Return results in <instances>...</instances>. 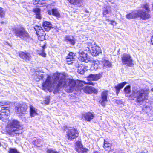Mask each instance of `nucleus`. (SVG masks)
Here are the masks:
<instances>
[{
    "mask_svg": "<svg viewBox=\"0 0 153 153\" xmlns=\"http://www.w3.org/2000/svg\"><path fill=\"white\" fill-rule=\"evenodd\" d=\"M14 35L26 41H29L31 38L29 33L23 27H19L14 29Z\"/></svg>",
    "mask_w": 153,
    "mask_h": 153,
    "instance_id": "nucleus-3",
    "label": "nucleus"
},
{
    "mask_svg": "<svg viewBox=\"0 0 153 153\" xmlns=\"http://www.w3.org/2000/svg\"><path fill=\"white\" fill-rule=\"evenodd\" d=\"M75 149L78 153H87L88 151V149L83 147L81 142L79 141L76 142Z\"/></svg>",
    "mask_w": 153,
    "mask_h": 153,
    "instance_id": "nucleus-8",
    "label": "nucleus"
},
{
    "mask_svg": "<svg viewBox=\"0 0 153 153\" xmlns=\"http://www.w3.org/2000/svg\"><path fill=\"white\" fill-rule=\"evenodd\" d=\"M92 93H94L95 94H97L98 92V90L95 89L94 87H92Z\"/></svg>",
    "mask_w": 153,
    "mask_h": 153,
    "instance_id": "nucleus-44",
    "label": "nucleus"
},
{
    "mask_svg": "<svg viewBox=\"0 0 153 153\" xmlns=\"http://www.w3.org/2000/svg\"><path fill=\"white\" fill-rule=\"evenodd\" d=\"M1 114V111H0V114Z\"/></svg>",
    "mask_w": 153,
    "mask_h": 153,
    "instance_id": "nucleus-53",
    "label": "nucleus"
},
{
    "mask_svg": "<svg viewBox=\"0 0 153 153\" xmlns=\"http://www.w3.org/2000/svg\"><path fill=\"white\" fill-rule=\"evenodd\" d=\"M94 153H100L98 152H95Z\"/></svg>",
    "mask_w": 153,
    "mask_h": 153,
    "instance_id": "nucleus-49",
    "label": "nucleus"
},
{
    "mask_svg": "<svg viewBox=\"0 0 153 153\" xmlns=\"http://www.w3.org/2000/svg\"><path fill=\"white\" fill-rule=\"evenodd\" d=\"M43 27L46 31H49L51 28H53L51 24L48 22L45 21L42 24Z\"/></svg>",
    "mask_w": 153,
    "mask_h": 153,
    "instance_id": "nucleus-18",
    "label": "nucleus"
},
{
    "mask_svg": "<svg viewBox=\"0 0 153 153\" xmlns=\"http://www.w3.org/2000/svg\"><path fill=\"white\" fill-rule=\"evenodd\" d=\"M19 56L26 61H30L31 59V55L27 52H20L19 54Z\"/></svg>",
    "mask_w": 153,
    "mask_h": 153,
    "instance_id": "nucleus-13",
    "label": "nucleus"
},
{
    "mask_svg": "<svg viewBox=\"0 0 153 153\" xmlns=\"http://www.w3.org/2000/svg\"><path fill=\"white\" fill-rule=\"evenodd\" d=\"M8 104V102L5 101H3L0 102V106H3L7 105Z\"/></svg>",
    "mask_w": 153,
    "mask_h": 153,
    "instance_id": "nucleus-43",
    "label": "nucleus"
},
{
    "mask_svg": "<svg viewBox=\"0 0 153 153\" xmlns=\"http://www.w3.org/2000/svg\"><path fill=\"white\" fill-rule=\"evenodd\" d=\"M30 115L32 117L38 114L37 113V110L32 105H30Z\"/></svg>",
    "mask_w": 153,
    "mask_h": 153,
    "instance_id": "nucleus-21",
    "label": "nucleus"
},
{
    "mask_svg": "<svg viewBox=\"0 0 153 153\" xmlns=\"http://www.w3.org/2000/svg\"><path fill=\"white\" fill-rule=\"evenodd\" d=\"M8 152L9 153H19V152L14 148H10Z\"/></svg>",
    "mask_w": 153,
    "mask_h": 153,
    "instance_id": "nucleus-35",
    "label": "nucleus"
},
{
    "mask_svg": "<svg viewBox=\"0 0 153 153\" xmlns=\"http://www.w3.org/2000/svg\"><path fill=\"white\" fill-rule=\"evenodd\" d=\"M45 47V46H43L42 47V49L41 51V53H39V54L43 57L46 56V54L45 52L44 49Z\"/></svg>",
    "mask_w": 153,
    "mask_h": 153,
    "instance_id": "nucleus-34",
    "label": "nucleus"
},
{
    "mask_svg": "<svg viewBox=\"0 0 153 153\" xmlns=\"http://www.w3.org/2000/svg\"><path fill=\"white\" fill-rule=\"evenodd\" d=\"M7 107H2L1 110V114H0V119L2 120V119H7V117L9 115V111L7 109Z\"/></svg>",
    "mask_w": 153,
    "mask_h": 153,
    "instance_id": "nucleus-12",
    "label": "nucleus"
},
{
    "mask_svg": "<svg viewBox=\"0 0 153 153\" xmlns=\"http://www.w3.org/2000/svg\"><path fill=\"white\" fill-rule=\"evenodd\" d=\"M5 16V14L2 8H0V16L1 18L4 17Z\"/></svg>",
    "mask_w": 153,
    "mask_h": 153,
    "instance_id": "nucleus-39",
    "label": "nucleus"
},
{
    "mask_svg": "<svg viewBox=\"0 0 153 153\" xmlns=\"http://www.w3.org/2000/svg\"><path fill=\"white\" fill-rule=\"evenodd\" d=\"M47 152V153H59L51 149H48Z\"/></svg>",
    "mask_w": 153,
    "mask_h": 153,
    "instance_id": "nucleus-41",
    "label": "nucleus"
},
{
    "mask_svg": "<svg viewBox=\"0 0 153 153\" xmlns=\"http://www.w3.org/2000/svg\"><path fill=\"white\" fill-rule=\"evenodd\" d=\"M88 66L83 65L79 66L78 68L77 71L81 74H83L85 71L88 70Z\"/></svg>",
    "mask_w": 153,
    "mask_h": 153,
    "instance_id": "nucleus-20",
    "label": "nucleus"
},
{
    "mask_svg": "<svg viewBox=\"0 0 153 153\" xmlns=\"http://www.w3.org/2000/svg\"><path fill=\"white\" fill-rule=\"evenodd\" d=\"M64 39L66 42L73 45H74L75 43V40L73 36L66 35L65 36Z\"/></svg>",
    "mask_w": 153,
    "mask_h": 153,
    "instance_id": "nucleus-16",
    "label": "nucleus"
},
{
    "mask_svg": "<svg viewBox=\"0 0 153 153\" xmlns=\"http://www.w3.org/2000/svg\"><path fill=\"white\" fill-rule=\"evenodd\" d=\"M102 65H103V68H104L111 67L112 65L111 62L108 61H105L102 63Z\"/></svg>",
    "mask_w": 153,
    "mask_h": 153,
    "instance_id": "nucleus-32",
    "label": "nucleus"
},
{
    "mask_svg": "<svg viewBox=\"0 0 153 153\" xmlns=\"http://www.w3.org/2000/svg\"><path fill=\"white\" fill-rule=\"evenodd\" d=\"M150 10L144 11L142 10H139V17H140L143 20H146L150 17Z\"/></svg>",
    "mask_w": 153,
    "mask_h": 153,
    "instance_id": "nucleus-11",
    "label": "nucleus"
},
{
    "mask_svg": "<svg viewBox=\"0 0 153 153\" xmlns=\"http://www.w3.org/2000/svg\"><path fill=\"white\" fill-rule=\"evenodd\" d=\"M76 57L75 54L70 52L66 57V61L68 64H71L73 63Z\"/></svg>",
    "mask_w": 153,
    "mask_h": 153,
    "instance_id": "nucleus-14",
    "label": "nucleus"
},
{
    "mask_svg": "<svg viewBox=\"0 0 153 153\" xmlns=\"http://www.w3.org/2000/svg\"><path fill=\"white\" fill-rule=\"evenodd\" d=\"M19 153H20L19 152Z\"/></svg>",
    "mask_w": 153,
    "mask_h": 153,
    "instance_id": "nucleus-54",
    "label": "nucleus"
},
{
    "mask_svg": "<svg viewBox=\"0 0 153 153\" xmlns=\"http://www.w3.org/2000/svg\"><path fill=\"white\" fill-rule=\"evenodd\" d=\"M71 4L75 5H78L82 1V0H68Z\"/></svg>",
    "mask_w": 153,
    "mask_h": 153,
    "instance_id": "nucleus-33",
    "label": "nucleus"
},
{
    "mask_svg": "<svg viewBox=\"0 0 153 153\" xmlns=\"http://www.w3.org/2000/svg\"><path fill=\"white\" fill-rule=\"evenodd\" d=\"M126 83V82H124L119 83L117 85L115 86L114 88L116 90V93L117 94L119 93L120 89L122 88Z\"/></svg>",
    "mask_w": 153,
    "mask_h": 153,
    "instance_id": "nucleus-22",
    "label": "nucleus"
},
{
    "mask_svg": "<svg viewBox=\"0 0 153 153\" xmlns=\"http://www.w3.org/2000/svg\"><path fill=\"white\" fill-rule=\"evenodd\" d=\"M142 7L145 8L146 11L150 10L149 8V4L146 3L145 4H144L143 5Z\"/></svg>",
    "mask_w": 153,
    "mask_h": 153,
    "instance_id": "nucleus-37",
    "label": "nucleus"
},
{
    "mask_svg": "<svg viewBox=\"0 0 153 153\" xmlns=\"http://www.w3.org/2000/svg\"><path fill=\"white\" fill-rule=\"evenodd\" d=\"M152 44L153 45V35L152 36L151 38Z\"/></svg>",
    "mask_w": 153,
    "mask_h": 153,
    "instance_id": "nucleus-48",
    "label": "nucleus"
},
{
    "mask_svg": "<svg viewBox=\"0 0 153 153\" xmlns=\"http://www.w3.org/2000/svg\"><path fill=\"white\" fill-rule=\"evenodd\" d=\"M79 59L81 61L84 62H88L90 60V58L88 56L87 54H84L83 56H82L81 58H79Z\"/></svg>",
    "mask_w": 153,
    "mask_h": 153,
    "instance_id": "nucleus-26",
    "label": "nucleus"
},
{
    "mask_svg": "<svg viewBox=\"0 0 153 153\" xmlns=\"http://www.w3.org/2000/svg\"><path fill=\"white\" fill-rule=\"evenodd\" d=\"M22 128L19 122L15 120L12 121L10 126V131L11 133H14L19 135L22 133Z\"/></svg>",
    "mask_w": 153,
    "mask_h": 153,
    "instance_id": "nucleus-5",
    "label": "nucleus"
},
{
    "mask_svg": "<svg viewBox=\"0 0 153 153\" xmlns=\"http://www.w3.org/2000/svg\"><path fill=\"white\" fill-rule=\"evenodd\" d=\"M27 108L26 104L18 105L16 107V111L19 114H25Z\"/></svg>",
    "mask_w": 153,
    "mask_h": 153,
    "instance_id": "nucleus-10",
    "label": "nucleus"
},
{
    "mask_svg": "<svg viewBox=\"0 0 153 153\" xmlns=\"http://www.w3.org/2000/svg\"><path fill=\"white\" fill-rule=\"evenodd\" d=\"M52 78L53 79V82L51 80L50 76L48 75L45 82L42 84L43 87L45 88H50L59 80L57 86L56 91H58L63 87L65 88V90L68 93L72 92L75 89L76 83L75 81L70 79H66L65 75L63 74L55 73Z\"/></svg>",
    "mask_w": 153,
    "mask_h": 153,
    "instance_id": "nucleus-1",
    "label": "nucleus"
},
{
    "mask_svg": "<svg viewBox=\"0 0 153 153\" xmlns=\"http://www.w3.org/2000/svg\"><path fill=\"white\" fill-rule=\"evenodd\" d=\"M101 77V75L100 74H90L88 77V80L97 81Z\"/></svg>",
    "mask_w": 153,
    "mask_h": 153,
    "instance_id": "nucleus-17",
    "label": "nucleus"
},
{
    "mask_svg": "<svg viewBox=\"0 0 153 153\" xmlns=\"http://www.w3.org/2000/svg\"><path fill=\"white\" fill-rule=\"evenodd\" d=\"M101 65V64H100L98 61H95L94 64L92 65L91 67L92 68L96 70L100 68V65Z\"/></svg>",
    "mask_w": 153,
    "mask_h": 153,
    "instance_id": "nucleus-28",
    "label": "nucleus"
},
{
    "mask_svg": "<svg viewBox=\"0 0 153 153\" xmlns=\"http://www.w3.org/2000/svg\"><path fill=\"white\" fill-rule=\"evenodd\" d=\"M108 91L107 90L103 91L101 93V97L99 101V102L102 106L105 107L106 102L108 101L107 97Z\"/></svg>",
    "mask_w": 153,
    "mask_h": 153,
    "instance_id": "nucleus-9",
    "label": "nucleus"
},
{
    "mask_svg": "<svg viewBox=\"0 0 153 153\" xmlns=\"http://www.w3.org/2000/svg\"><path fill=\"white\" fill-rule=\"evenodd\" d=\"M66 131L67 137L69 140H72L79 135V133L76 129L73 128H70Z\"/></svg>",
    "mask_w": 153,
    "mask_h": 153,
    "instance_id": "nucleus-7",
    "label": "nucleus"
},
{
    "mask_svg": "<svg viewBox=\"0 0 153 153\" xmlns=\"http://www.w3.org/2000/svg\"><path fill=\"white\" fill-rule=\"evenodd\" d=\"M152 7H153V4H152Z\"/></svg>",
    "mask_w": 153,
    "mask_h": 153,
    "instance_id": "nucleus-52",
    "label": "nucleus"
},
{
    "mask_svg": "<svg viewBox=\"0 0 153 153\" xmlns=\"http://www.w3.org/2000/svg\"><path fill=\"white\" fill-rule=\"evenodd\" d=\"M79 58H81V57L84 56V54H87L85 53L84 52L83 50H80L79 52Z\"/></svg>",
    "mask_w": 153,
    "mask_h": 153,
    "instance_id": "nucleus-40",
    "label": "nucleus"
},
{
    "mask_svg": "<svg viewBox=\"0 0 153 153\" xmlns=\"http://www.w3.org/2000/svg\"><path fill=\"white\" fill-rule=\"evenodd\" d=\"M34 28L37 35H40V34H43L44 33L42 27L40 26L36 25L34 26Z\"/></svg>",
    "mask_w": 153,
    "mask_h": 153,
    "instance_id": "nucleus-23",
    "label": "nucleus"
},
{
    "mask_svg": "<svg viewBox=\"0 0 153 153\" xmlns=\"http://www.w3.org/2000/svg\"><path fill=\"white\" fill-rule=\"evenodd\" d=\"M43 34H40V35H38V39L41 41H43L45 39V36Z\"/></svg>",
    "mask_w": 153,
    "mask_h": 153,
    "instance_id": "nucleus-36",
    "label": "nucleus"
},
{
    "mask_svg": "<svg viewBox=\"0 0 153 153\" xmlns=\"http://www.w3.org/2000/svg\"><path fill=\"white\" fill-rule=\"evenodd\" d=\"M105 20L107 22H109L110 24L113 25H115L116 24V23L115 21L110 20L109 19H107V18H106Z\"/></svg>",
    "mask_w": 153,
    "mask_h": 153,
    "instance_id": "nucleus-38",
    "label": "nucleus"
},
{
    "mask_svg": "<svg viewBox=\"0 0 153 153\" xmlns=\"http://www.w3.org/2000/svg\"><path fill=\"white\" fill-rule=\"evenodd\" d=\"M34 12L36 14V18L39 19H41V16L40 13V10L39 8H36L34 9Z\"/></svg>",
    "mask_w": 153,
    "mask_h": 153,
    "instance_id": "nucleus-29",
    "label": "nucleus"
},
{
    "mask_svg": "<svg viewBox=\"0 0 153 153\" xmlns=\"http://www.w3.org/2000/svg\"><path fill=\"white\" fill-rule=\"evenodd\" d=\"M54 16L56 17H59L60 16V13L58 10L56 8L53 9L51 11H49L48 12V14H51V13Z\"/></svg>",
    "mask_w": 153,
    "mask_h": 153,
    "instance_id": "nucleus-25",
    "label": "nucleus"
},
{
    "mask_svg": "<svg viewBox=\"0 0 153 153\" xmlns=\"http://www.w3.org/2000/svg\"><path fill=\"white\" fill-rule=\"evenodd\" d=\"M94 117V114L93 113L88 112L84 115L85 120L88 121H90Z\"/></svg>",
    "mask_w": 153,
    "mask_h": 153,
    "instance_id": "nucleus-19",
    "label": "nucleus"
},
{
    "mask_svg": "<svg viewBox=\"0 0 153 153\" xmlns=\"http://www.w3.org/2000/svg\"><path fill=\"white\" fill-rule=\"evenodd\" d=\"M124 92L126 97H128L129 99V96L131 92V87L130 85H128L126 86L124 89Z\"/></svg>",
    "mask_w": 153,
    "mask_h": 153,
    "instance_id": "nucleus-27",
    "label": "nucleus"
},
{
    "mask_svg": "<svg viewBox=\"0 0 153 153\" xmlns=\"http://www.w3.org/2000/svg\"><path fill=\"white\" fill-rule=\"evenodd\" d=\"M50 102L49 98L48 97L45 101V103L46 104H48Z\"/></svg>",
    "mask_w": 153,
    "mask_h": 153,
    "instance_id": "nucleus-46",
    "label": "nucleus"
},
{
    "mask_svg": "<svg viewBox=\"0 0 153 153\" xmlns=\"http://www.w3.org/2000/svg\"><path fill=\"white\" fill-rule=\"evenodd\" d=\"M122 62L123 65L131 67L133 66L134 64L133 60L130 55L127 53H124L121 57Z\"/></svg>",
    "mask_w": 153,
    "mask_h": 153,
    "instance_id": "nucleus-6",
    "label": "nucleus"
},
{
    "mask_svg": "<svg viewBox=\"0 0 153 153\" xmlns=\"http://www.w3.org/2000/svg\"><path fill=\"white\" fill-rule=\"evenodd\" d=\"M39 75L38 76V78L39 79H42V74H41L40 75H39Z\"/></svg>",
    "mask_w": 153,
    "mask_h": 153,
    "instance_id": "nucleus-47",
    "label": "nucleus"
},
{
    "mask_svg": "<svg viewBox=\"0 0 153 153\" xmlns=\"http://www.w3.org/2000/svg\"><path fill=\"white\" fill-rule=\"evenodd\" d=\"M149 94V91L148 89L134 87L132 88L131 94L129 96V100H133L136 98L137 102H141L148 99Z\"/></svg>",
    "mask_w": 153,
    "mask_h": 153,
    "instance_id": "nucleus-2",
    "label": "nucleus"
},
{
    "mask_svg": "<svg viewBox=\"0 0 153 153\" xmlns=\"http://www.w3.org/2000/svg\"><path fill=\"white\" fill-rule=\"evenodd\" d=\"M111 12V9L110 7H107L105 9L103 10V16L106 17L105 16L107 14H110Z\"/></svg>",
    "mask_w": 153,
    "mask_h": 153,
    "instance_id": "nucleus-31",
    "label": "nucleus"
},
{
    "mask_svg": "<svg viewBox=\"0 0 153 153\" xmlns=\"http://www.w3.org/2000/svg\"><path fill=\"white\" fill-rule=\"evenodd\" d=\"M87 43L88 51L93 56H96L101 53L100 48L95 45V43L94 40H91L90 42H87Z\"/></svg>",
    "mask_w": 153,
    "mask_h": 153,
    "instance_id": "nucleus-4",
    "label": "nucleus"
},
{
    "mask_svg": "<svg viewBox=\"0 0 153 153\" xmlns=\"http://www.w3.org/2000/svg\"><path fill=\"white\" fill-rule=\"evenodd\" d=\"M139 17V10L132 11L126 16V18L128 19H136Z\"/></svg>",
    "mask_w": 153,
    "mask_h": 153,
    "instance_id": "nucleus-15",
    "label": "nucleus"
},
{
    "mask_svg": "<svg viewBox=\"0 0 153 153\" xmlns=\"http://www.w3.org/2000/svg\"><path fill=\"white\" fill-rule=\"evenodd\" d=\"M92 87L89 86H86L84 87L81 89L85 93L88 94L92 93Z\"/></svg>",
    "mask_w": 153,
    "mask_h": 153,
    "instance_id": "nucleus-24",
    "label": "nucleus"
},
{
    "mask_svg": "<svg viewBox=\"0 0 153 153\" xmlns=\"http://www.w3.org/2000/svg\"><path fill=\"white\" fill-rule=\"evenodd\" d=\"M151 91L152 92H153V88H152L151 89Z\"/></svg>",
    "mask_w": 153,
    "mask_h": 153,
    "instance_id": "nucleus-50",
    "label": "nucleus"
},
{
    "mask_svg": "<svg viewBox=\"0 0 153 153\" xmlns=\"http://www.w3.org/2000/svg\"><path fill=\"white\" fill-rule=\"evenodd\" d=\"M143 109L147 111H149L151 110L150 107L147 106L144 107L143 108Z\"/></svg>",
    "mask_w": 153,
    "mask_h": 153,
    "instance_id": "nucleus-42",
    "label": "nucleus"
},
{
    "mask_svg": "<svg viewBox=\"0 0 153 153\" xmlns=\"http://www.w3.org/2000/svg\"><path fill=\"white\" fill-rule=\"evenodd\" d=\"M111 145L110 143H108V142L104 140V147L105 149L108 150L109 151H111L110 149L111 148Z\"/></svg>",
    "mask_w": 153,
    "mask_h": 153,
    "instance_id": "nucleus-30",
    "label": "nucleus"
},
{
    "mask_svg": "<svg viewBox=\"0 0 153 153\" xmlns=\"http://www.w3.org/2000/svg\"><path fill=\"white\" fill-rule=\"evenodd\" d=\"M83 82L84 83H85V84H90V85H94V83L92 82H86L85 81H83Z\"/></svg>",
    "mask_w": 153,
    "mask_h": 153,
    "instance_id": "nucleus-45",
    "label": "nucleus"
},
{
    "mask_svg": "<svg viewBox=\"0 0 153 153\" xmlns=\"http://www.w3.org/2000/svg\"><path fill=\"white\" fill-rule=\"evenodd\" d=\"M116 103H118L117 101V102Z\"/></svg>",
    "mask_w": 153,
    "mask_h": 153,
    "instance_id": "nucleus-51",
    "label": "nucleus"
}]
</instances>
